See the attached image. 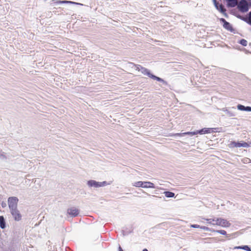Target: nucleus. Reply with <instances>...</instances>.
<instances>
[{
    "label": "nucleus",
    "mask_w": 251,
    "mask_h": 251,
    "mask_svg": "<svg viewBox=\"0 0 251 251\" xmlns=\"http://www.w3.org/2000/svg\"><path fill=\"white\" fill-rule=\"evenodd\" d=\"M130 66L131 67H134L135 69L139 72H141L143 74L145 75H147L149 77L152 78V79L156 80L158 81L162 82L164 84L167 85V82L164 80L160 77L156 76L152 74H151L149 70L147 69L142 67L140 65H135L134 63H130Z\"/></svg>",
    "instance_id": "1"
},
{
    "label": "nucleus",
    "mask_w": 251,
    "mask_h": 251,
    "mask_svg": "<svg viewBox=\"0 0 251 251\" xmlns=\"http://www.w3.org/2000/svg\"><path fill=\"white\" fill-rule=\"evenodd\" d=\"M213 226H219L224 227H229L230 223L226 220L222 218H214L212 219Z\"/></svg>",
    "instance_id": "2"
},
{
    "label": "nucleus",
    "mask_w": 251,
    "mask_h": 251,
    "mask_svg": "<svg viewBox=\"0 0 251 251\" xmlns=\"http://www.w3.org/2000/svg\"><path fill=\"white\" fill-rule=\"evenodd\" d=\"M236 5L239 10L242 12H246L249 10V4L246 0H241Z\"/></svg>",
    "instance_id": "3"
},
{
    "label": "nucleus",
    "mask_w": 251,
    "mask_h": 251,
    "mask_svg": "<svg viewBox=\"0 0 251 251\" xmlns=\"http://www.w3.org/2000/svg\"><path fill=\"white\" fill-rule=\"evenodd\" d=\"M18 199L17 197H10L8 200V203L10 210L17 208Z\"/></svg>",
    "instance_id": "4"
},
{
    "label": "nucleus",
    "mask_w": 251,
    "mask_h": 251,
    "mask_svg": "<svg viewBox=\"0 0 251 251\" xmlns=\"http://www.w3.org/2000/svg\"><path fill=\"white\" fill-rule=\"evenodd\" d=\"M106 183V181H103L102 182H97L94 180H89L87 182V185L89 187H94L95 188H98L102 187L105 185Z\"/></svg>",
    "instance_id": "5"
},
{
    "label": "nucleus",
    "mask_w": 251,
    "mask_h": 251,
    "mask_svg": "<svg viewBox=\"0 0 251 251\" xmlns=\"http://www.w3.org/2000/svg\"><path fill=\"white\" fill-rule=\"evenodd\" d=\"M10 210V213L12 214L14 220L17 221L21 220L22 218V215L20 213V211L18 210L17 208L12 209Z\"/></svg>",
    "instance_id": "6"
},
{
    "label": "nucleus",
    "mask_w": 251,
    "mask_h": 251,
    "mask_svg": "<svg viewBox=\"0 0 251 251\" xmlns=\"http://www.w3.org/2000/svg\"><path fill=\"white\" fill-rule=\"evenodd\" d=\"M220 21L221 22L223 23V27L225 29L230 32L234 31V29L233 28L231 25L229 23L227 22L225 19L221 18Z\"/></svg>",
    "instance_id": "7"
},
{
    "label": "nucleus",
    "mask_w": 251,
    "mask_h": 251,
    "mask_svg": "<svg viewBox=\"0 0 251 251\" xmlns=\"http://www.w3.org/2000/svg\"><path fill=\"white\" fill-rule=\"evenodd\" d=\"M67 212L69 215L75 217L78 215L79 210L75 207H71L68 209Z\"/></svg>",
    "instance_id": "8"
},
{
    "label": "nucleus",
    "mask_w": 251,
    "mask_h": 251,
    "mask_svg": "<svg viewBox=\"0 0 251 251\" xmlns=\"http://www.w3.org/2000/svg\"><path fill=\"white\" fill-rule=\"evenodd\" d=\"M213 2L215 6L219 11L222 13H224L226 12V9L224 8V6L222 4L219 5V3L217 2L216 0H213Z\"/></svg>",
    "instance_id": "9"
},
{
    "label": "nucleus",
    "mask_w": 251,
    "mask_h": 251,
    "mask_svg": "<svg viewBox=\"0 0 251 251\" xmlns=\"http://www.w3.org/2000/svg\"><path fill=\"white\" fill-rule=\"evenodd\" d=\"M237 107V109L239 110L251 112V106H245L241 104H238Z\"/></svg>",
    "instance_id": "10"
},
{
    "label": "nucleus",
    "mask_w": 251,
    "mask_h": 251,
    "mask_svg": "<svg viewBox=\"0 0 251 251\" xmlns=\"http://www.w3.org/2000/svg\"><path fill=\"white\" fill-rule=\"evenodd\" d=\"M212 128H203L201 130H198V133L200 134H203L205 133H210L211 132Z\"/></svg>",
    "instance_id": "11"
},
{
    "label": "nucleus",
    "mask_w": 251,
    "mask_h": 251,
    "mask_svg": "<svg viewBox=\"0 0 251 251\" xmlns=\"http://www.w3.org/2000/svg\"><path fill=\"white\" fill-rule=\"evenodd\" d=\"M143 188H155L154 184L150 181H144Z\"/></svg>",
    "instance_id": "12"
},
{
    "label": "nucleus",
    "mask_w": 251,
    "mask_h": 251,
    "mask_svg": "<svg viewBox=\"0 0 251 251\" xmlns=\"http://www.w3.org/2000/svg\"><path fill=\"white\" fill-rule=\"evenodd\" d=\"M198 134V130L194 132H186L184 133H176V135L177 136H183L185 135H195Z\"/></svg>",
    "instance_id": "13"
},
{
    "label": "nucleus",
    "mask_w": 251,
    "mask_h": 251,
    "mask_svg": "<svg viewBox=\"0 0 251 251\" xmlns=\"http://www.w3.org/2000/svg\"><path fill=\"white\" fill-rule=\"evenodd\" d=\"M227 2V5L231 7H234L237 4V0H226Z\"/></svg>",
    "instance_id": "14"
},
{
    "label": "nucleus",
    "mask_w": 251,
    "mask_h": 251,
    "mask_svg": "<svg viewBox=\"0 0 251 251\" xmlns=\"http://www.w3.org/2000/svg\"><path fill=\"white\" fill-rule=\"evenodd\" d=\"M249 147V145L248 143L241 141L240 142H237V148L240 147H244V148H248Z\"/></svg>",
    "instance_id": "15"
},
{
    "label": "nucleus",
    "mask_w": 251,
    "mask_h": 251,
    "mask_svg": "<svg viewBox=\"0 0 251 251\" xmlns=\"http://www.w3.org/2000/svg\"><path fill=\"white\" fill-rule=\"evenodd\" d=\"M234 249H242L247 251H251V249L247 245L242 246H236L234 248Z\"/></svg>",
    "instance_id": "16"
},
{
    "label": "nucleus",
    "mask_w": 251,
    "mask_h": 251,
    "mask_svg": "<svg viewBox=\"0 0 251 251\" xmlns=\"http://www.w3.org/2000/svg\"><path fill=\"white\" fill-rule=\"evenodd\" d=\"M144 181H136V182H134L133 183H132V185L133 186H135V187H142L143 188V185H144Z\"/></svg>",
    "instance_id": "17"
},
{
    "label": "nucleus",
    "mask_w": 251,
    "mask_h": 251,
    "mask_svg": "<svg viewBox=\"0 0 251 251\" xmlns=\"http://www.w3.org/2000/svg\"><path fill=\"white\" fill-rule=\"evenodd\" d=\"M0 227L2 229L5 227V220L3 216H0Z\"/></svg>",
    "instance_id": "18"
},
{
    "label": "nucleus",
    "mask_w": 251,
    "mask_h": 251,
    "mask_svg": "<svg viewBox=\"0 0 251 251\" xmlns=\"http://www.w3.org/2000/svg\"><path fill=\"white\" fill-rule=\"evenodd\" d=\"M222 110L226 113L228 116L229 117H232L235 116V114L232 112V111H230L228 109H226L225 108H223Z\"/></svg>",
    "instance_id": "19"
},
{
    "label": "nucleus",
    "mask_w": 251,
    "mask_h": 251,
    "mask_svg": "<svg viewBox=\"0 0 251 251\" xmlns=\"http://www.w3.org/2000/svg\"><path fill=\"white\" fill-rule=\"evenodd\" d=\"M165 196L167 198H173L175 197V193L170 191H165L164 192Z\"/></svg>",
    "instance_id": "20"
},
{
    "label": "nucleus",
    "mask_w": 251,
    "mask_h": 251,
    "mask_svg": "<svg viewBox=\"0 0 251 251\" xmlns=\"http://www.w3.org/2000/svg\"><path fill=\"white\" fill-rule=\"evenodd\" d=\"M239 43L241 44L242 46H247V44H248V42L247 40H246L245 39H241L239 42Z\"/></svg>",
    "instance_id": "21"
},
{
    "label": "nucleus",
    "mask_w": 251,
    "mask_h": 251,
    "mask_svg": "<svg viewBox=\"0 0 251 251\" xmlns=\"http://www.w3.org/2000/svg\"><path fill=\"white\" fill-rule=\"evenodd\" d=\"M237 142H236L235 141H231L230 143L229 144V147L230 148H237Z\"/></svg>",
    "instance_id": "22"
},
{
    "label": "nucleus",
    "mask_w": 251,
    "mask_h": 251,
    "mask_svg": "<svg viewBox=\"0 0 251 251\" xmlns=\"http://www.w3.org/2000/svg\"><path fill=\"white\" fill-rule=\"evenodd\" d=\"M57 3H74V2L68 1V0H59L57 2Z\"/></svg>",
    "instance_id": "23"
},
{
    "label": "nucleus",
    "mask_w": 251,
    "mask_h": 251,
    "mask_svg": "<svg viewBox=\"0 0 251 251\" xmlns=\"http://www.w3.org/2000/svg\"><path fill=\"white\" fill-rule=\"evenodd\" d=\"M216 232L222 235H226V232L224 230H216Z\"/></svg>",
    "instance_id": "24"
},
{
    "label": "nucleus",
    "mask_w": 251,
    "mask_h": 251,
    "mask_svg": "<svg viewBox=\"0 0 251 251\" xmlns=\"http://www.w3.org/2000/svg\"><path fill=\"white\" fill-rule=\"evenodd\" d=\"M247 22L248 23L251 25V11L249 14Z\"/></svg>",
    "instance_id": "25"
},
{
    "label": "nucleus",
    "mask_w": 251,
    "mask_h": 251,
    "mask_svg": "<svg viewBox=\"0 0 251 251\" xmlns=\"http://www.w3.org/2000/svg\"><path fill=\"white\" fill-rule=\"evenodd\" d=\"M201 229H202L205 231H209V228L208 227L205 226H200V227Z\"/></svg>",
    "instance_id": "26"
},
{
    "label": "nucleus",
    "mask_w": 251,
    "mask_h": 251,
    "mask_svg": "<svg viewBox=\"0 0 251 251\" xmlns=\"http://www.w3.org/2000/svg\"><path fill=\"white\" fill-rule=\"evenodd\" d=\"M213 219H205V220L207 222V223L210 225H212L213 222L212 221Z\"/></svg>",
    "instance_id": "27"
},
{
    "label": "nucleus",
    "mask_w": 251,
    "mask_h": 251,
    "mask_svg": "<svg viewBox=\"0 0 251 251\" xmlns=\"http://www.w3.org/2000/svg\"><path fill=\"white\" fill-rule=\"evenodd\" d=\"M191 227L193 228H200V226L198 225H191Z\"/></svg>",
    "instance_id": "28"
},
{
    "label": "nucleus",
    "mask_w": 251,
    "mask_h": 251,
    "mask_svg": "<svg viewBox=\"0 0 251 251\" xmlns=\"http://www.w3.org/2000/svg\"><path fill=\"white\" fill-rule=\"evenodd\" d=\"M119 251H123L122 248L120 246L119 248Z\"/></svg>",
    "instance_id": "29"
},
{
    "label": "nucleus",
    "mask_w": 251,
    "mask_h": 251,
    "mask_svg": "<svg viewBox=\"0 0 251 251\" xmlns=\"http://www.w3.org/2000/svg\"><path fill=\"white\" fill-rule=\"evenodd\" d=\"M142 251H148L147 249H145Z\"/></svg>",
    "instance_id": "30"
},
{
    "label": "nucleus",
    "mask_w": 251,
    "mask_h": 251,
    "mask_svg": "<svg viewBox=\"0 0 251 251\" xmlns=\"http://www.w3.org/2000/svg\"><path fill=\"white\" fill-rule=\"evenodd\" d=\"M232 108H233V109H235V107H232Z\"/></svg>",
    "instance_id": "31"
}]
</instances>
